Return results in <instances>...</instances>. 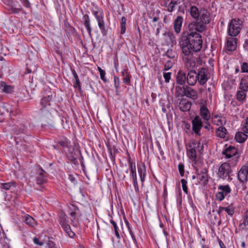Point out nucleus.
I'll use <instances>...</instances> for the list:
<instances>
[{
    "mask_svg": "<svg viewBox=\"0 0 248 248\" xmlns=\"http://www.w3.org/2000/svg\"><path fill=\"white\" fill-rule=\"evenodd\" d=\"M71 71L74 78V81L79 80L78 75L76 73L75 70L74 69H71Z\"/></svg>",
    "mask_w": 248,
    "mask_h": 248,
    "instance_id": "nucleus-64",
    "label": "nucleus"
},
{
    "mask_svg": "<svg viewBox=\"0 0 248 248\" xmlns=\"http://www.w3.org/2000/svg\"><path fill=\"white\" fill-rule=\"evenodd\" d=\"M114 86L116 89H118L120 86V80L118 77L115 76L114 78Z\"/></svg>",
    "mask_w": 248,
    "mask_h": 248,
    "instance_id": "nucleus-57",
    "label": "nucleus"
},
{
    "mask_svg": "<svg viewBox=\"0 0 248 248\" xmlns=\"http://www.w3.org/2000/svg\"><path fill=\"white\" fill-rule=\"evenodd\" d=\"M97 69L99 72L101 79L104 82H106L107 81V79L105 77L106 72L104 70H103L102 68H101L100 67H98Z\"/></svg>",
    "mask_w": 248,
    "mask_h": 248,
    "instance_id": "nucleus-46",
    "label": "nucleus"
},
{
    "mask_svg": "<svg viewBox=\"0 0 248 248\" xmlns=\"http://www.w3.org/2000/svg\"><path fill=\"white\" fill-rule=\"evenodd\" d=\"M65 32L68 38L71 42H73V39L80 40L79 35L75 28L72 27L67 21H64Z\"/></svg>",
    "mask_w": 248,
    "mask_h": 248,
    "instance_id": "nucleus-8",
    "label": "nucleus"
},
{
    "mask_svg": "<svg viewBox=\"0 0 248 248\" xmlns=\"http://www.w3.org/2000/svg\"><path fill=\"white\" fill-rule=\"evenodd\" d=\"M246 91H244L242 90L238 91L236 94V98L238 101L244 100L246 96V93H245Z\"/></svg>",
    "mask_w": 248,
    "mask_h": 248,
    "instance_id": "nucleus-40",
    "label": "nucleus"
},
{
    "mask_svg": "<svg viewBox=\"0 0 248 248\" xmlns=\"http://www.w3.org/2000/svg\"><path fill=\"white\" fill-rule=\"evenodd\" d=\"M110 222L112 225V226L113 227L116 236L117 237V238L118 239H120V234H119V232H118L119 229H118V227L117 226V225L116 223L112 219H110Z\"/></svg>",
    "mask_w": 248,
    "mask_h": 248,
    "instance_id": "nucleus-39",
    "label": "nucleus"
},
{
    "mask_svg": "<svg viewBox=\"0 0 248 248\" xmlns=\"http://www.w3.org/2000/svg\"><path fill=\"white\" fill-rule=\"evenodd\" d=\"M248 225V209L245 213L243 222L240 224V226L244 229L246 226Z\"/></svg>",
    "mask_w": 248,
    "mask_h": 248,
    "instance_id": "nucleus-42",
    "label": "nucleus"
},
{
    "mask_svg": "<svg viewBox=\"0 0 248 248\" xmlns=\"http://www.w3.org/2000/svg\"><path fill=\"white\" fill-rule=\"evenodd\" d=\"M183 93H180V96H185L193 100L196 99L198 97L197 91L187 85L184 86Z\"/></svg>",
    "mask_w": 248,
    "mask_h": 248,
    "instance_id": "nucleus-15",
    "label": "nucleus"
},
{
    "mask_svg": "<svg viewBox=\"0 0 248 248\" xmlns=\"http://www.w3.org/2000/svg\"><path fill=\"white\" fill-rule=\"evenodd\" d=\"M181 182L182 183V188H183V190L184 192L185 193H186V194H187V193H188V188H187V186H186L187 181L185 179H182L181 180Z\"/></svg>",
    "mask_w": 248,
    "mask_h": 248,
    "instance_id": "nucleus-48",
    "label": "nucleus"
},
{
    "mask_svg": "<svg viewBox=\"0 0 248 248\" xmlns=\"http://www.w3.org/2000/svg\"><path fill=\"white\" fill-rule=\"evenodd\" d=\"M197 76V79H198V81L201 85L204 84L208 79L207 70L205 68L201 69Z\"/></svg>",
    "mask_w": 248,
    "mask_h": 248,
    "instance_id": "nucleus-17",
    "label": "nucleus"
},
{
    "mask_svg": "<svg viewBox=\"0 0 248 248\" xmlns=\"http://www.w3.org/2000/svg\"><path fill=\"white\" fill-rule=\"evenodd\" d=\"M189 148H192L198 152L199 153L202 154L203 150V145L201 144L200 141H196L195 140H192L190 141L189 144Z\"/></svg>",
    "mask_w": 248,
    "mask_h": 248,
    "instance_id": "nucleus-21",
    "label": "nucleus"
},
{
    "mask_svg": "<svg viewBox=\"0 0 248 248\" xmlns=\"http://www.w3.org/2000/svg\"><path fill=\"white\" fill-rule=\"evenodd\" d=\"M239 88L244 91H248V77H244L241 79Z\"/></svg>",
    "mask_w": 248,
    "mask_h": 248,
    "instance_id": "nucleus-33",
    "label": "nucleus"
},
{
    "mask_svg": "<svg viewBox=\"0 0 248 248\" xmlns=\"http://www.w3.org/2000/svg\"><path fill=\"white\" fill-rule=\"evenodd\" d=\"M222 154L225 155L226 158H230L232 157V160L231 161L232 167L236 165L239 156L238 155L237 149L232 146H229L226 148L223 152Z\"/></svg>",
    "mask_w": 248,
    "mask_h": 248,
    "instance_id": "nucleus-6",
    "label": "nucleus"
},
{
    "mask_svg": "<svg viewBox=\"0 0 248 248\" xmlns=\"http://www.w3.org/2000/svg\"><path fill=\"white\" fill-rule=\"evenodd\" d=\"M25 222L27 225L31 227H35L37 225L36 221L29 215L25 216Z\"/></svg>",
    "mask_w": 248,
    "mask_h": 248,
    "instance_id": "nucleus-28",
    "label": "nucleus"
},
{
    "mask_svg": "<svg viewBox=\"0 0 248 248\" xmlns=\"http://www.w3.org/2000/svg\"><path fill=\"white\" fill-rule=\"evenodd\" d=\"M192 130L196 135L200 136L201 135V129L202 126V123L199 116H196L192 121Z\"/></svg>",
    "mask_w": 248,
    "mask_h": 248,
    "instance_id": "nucleus-14",
    "label": "nucleus"
},
{
    "mask_svg": "<svg viewBox=\"0 0 248 248\" xmlns=\"http://www.w3.org/2000/svg\"><path fill=\"white\" fill-rule=\"evenodd\" d=\"M129 167L130 170L131 176L132 178L133 184L135 187L136 192H138L139 191L137 177L136 173V169L135 163H134L131 159L130 157L128 160Z\"/></svg>",
    "mask_w": 248,
    "mask_h": 248,
    "instance_id": "nucleus-10",
    "label": "nucleus"
},
{
    "mask_svg": "<svg viewBox=\"0 0 248 248\" xmlns=\"http://www.w3.org/2000/svg\"><path fill=\"white\" fill-rule=\"evenodd\" d=\"M122 76L123 77V81L124 83L129 84L130 83V78L129 74L125 71L122 72Z\"/></svg>",
    "mask_w": 248,
    "mask_h": 248,
    "instance_id": "nucleus-44",
    "label": "nucleus"
},
{
    "mask_svg": "<svg viewBox=\"0 0 248 248\" xmlns=\"http://www.w3.org/2000/svg\"><path fill=\"white\" fill-rule=\"evenodd\" d=\"M183 89H184V86L181 87L179 86H176L175 88L176 90V93H177L178 96H180L181 93H183Z\"/></svg>",
    "mask_w": 248,
    "mask_h": 248,
    "instance_id": "nucleus-55",
    "label": "nucleus"
},
{
    "mask_svg": "<svg viewBox=\"0 0 248 248\" xmlns=\"http://www.w3.org/2000/svg\"><path fill=\"white\" fill-rule=\"evenodd\" d=\"M126 19L125 18V17H124V16H123L121 18V23H120V24H121V34H124L125 32V30H126Z\"/></svg>",
    "mask_w": 248,
    "mask_h": 248,
    "instance_id": "nucleus-41",
    "label": "nucleus"
},
{
    "mask_svg": "<svg viewBox=\"0 0 248 248\" xmlns=\"http://www.w3.org/2000/svg\"><path fill=\"white\" fill-rule=\"evenodd\" d=\"M59 223L63 229L64 231L68 234V235L73 238L75 234L73 231L71 230V227L68 224V220L66 215L64 213H61L59 215Z\"/></svg>",
    "mask_w": 248,
    "mask_h": 248,
    "instance_id": "nucleus-7",
    "label": "nucleus"
},
{
    "mask_svg": "<svg viewBox=\"0 0 248 248\" xmlns=\"http://www.w3.org/2000/svg\"><path fill=\"white\" fill-rule=\"evenodd\" d=\"M248 177V161L242 166L237 173V178L242 183H246Z\"/></svg>",
    "mask_w": 248,
    "mask_h": 248,
    "instance_id": "nucleus-11",
    "label": "nucleus"
},
{
    "mask_svg": "<svg viewBox=\"0 0 248 248\" xmlns=\"http://www.w3.org/2000/svg\"><path fill=\"white\" fill-rule=\"evenodd\" d=\"M125 223L126 226L128 230V231L131 236V237H132L133 240L134 242H136V237H135V235L134 234V233L130 227V224H129L128 221L126 219H125Z\"/></svg>",
    "mask_w": 248,
    "mask_h": 248,
    "instance_id": "nucleus-47",
    "label": "nucleus"
},
{
    "mask_svg": "<svg viewBox=\"0 0 248 248\" xmlns=\"http://www.w3.org/2000/svg\"><path fill=\"white\" fill-rule=\"evenodd\" d=\"M197 171V178L199 180V183L202 184H206L208 181V170L206 168H203L199 172L198 170Z\"/></svg>",
    "mask_w": 248,
    "mask_h": 248,
    "instance_id": "nucleus-16",
    "label": "nucleus"
},
{
    "mask_svg": "<svg viewBox=\"0 0 248 248\" xmlns=\"http://www.w3.org/2000/svg\"><path fill=\"white\" fill-rule=\"evenodd\" d=\"M36 180L37 184L40 185V186L47 181L46 175L45 174V171L42 168L40 169L38 171Z\"/></svg>",
    "mask_w": 248,
    "mask_h": 248,
    "instance_id": "nucleus-19",
    "label": "nucleus"
},
{
    "mask_svg": "<svg viewBox=\"0 0 248 248\" xmlns=\"http://www.w3.org/2000/svg\"><path fill=\"white\" fill-rule=\"evenodd\" d=\"M242 130L245 133H248V117H247L244 123Z\"/></svg>",
    "mask_w": 248,
    "mask_h": 248,
    "instance_id": "nucleus-51",
    "label": "nucleus"
},
{
    "mask_svg": "<svg viewBox=\"0 0 248 248\" xmlns=\"http://www.w3.org/2000/svg\"><path fill=\"white\" fill-rule=\"evenodd\" d=\"M138 171L140 175V179L142 183L145 181V178L146 175V167L144 164L138 165Z\"/></svg>",
    "mask_w": 248,
    "mask_h": 248,
    "instance_id": "nucleus-22",
    "label": "nucleus"
},
{
    "mask_svg": "<svg viewBox=\"0 0 248 248\" xmlns=\"http://www.w3.org/2000/svg\"><path fill=\"white\" fill-rule=\"evenodd\" d=\"M241 26V22L239 19H232L229 24L228 28V34L232 37L237 36L240 32Z\"/></svg>",
    "mask_w": 248,
    "mask_h": 248,
    "instance_id": "nucleus-5",
    "label": "nucleus"
},
{
    "mask_svg": "<svg viewBox=\"0 0 248 248\" xmlns=\"http://www.w3.org/2000/svg\"><path fill=\"white\" fill-rule=\"evenodd\" d=\"M247 133L244 132H238L236 133L235 136V139L236 141L239 143H243L248 138Z\"/></svg>",
    "mask_w": 248,
    "mask_h": 248,
    "instance_id": "nucleus-27",
    "label": "nucleus"
},
{
    "mask_svg": "<svg viewBox=\"0 0 248 248\" xmlns=\"http://www.w3.org/2000/svg\"><path fill=\"white\" fill-rule=\"evenodd\" d=\"M215 118H218L217 120V125H223L226 123L225 121H224L223 122L222 120L218 115H215Z\"/></svg>",
    "mask_w": 248,
    "mask_h": 248,
    "instance_id": "nucleus-62",
    "label": "nucleus"
},
{
    "mask_svg": "<svg viewBox=\"0 0 248 248\" xmlns=\"http://www.w3.org/2000/svg\"><path fill=\"white\" fill-rule=\"evenodd\" d=\"M1 53L4 55H8L10 53V50L8 49V47H1Z\"/></svg>",
    "mask_w": 248,
    "mask_h": 248,
    "instance_id": "nucleus-58",
    "label": "nucleus"
},
{
    "mask_svg": "<svg viewBox=\"0 0 248 248\" xmlns=\"http://www.w3.org/2000/svg\"><path fill=\"white\" fill-rule=\"evenodd\" d=\"M69 209L71 211L70 216L72 217V219H75L77 215L79 214L80 211L78 208L73 204L69 206ZM72 224L73 226H76L73 220H72Z\"/></svg>",
    "mask_w": 248,
    "mask_h": 248,
    "instance_id": "nucleus-24",
    "label": "nucleus"
},
{
    "mask_svg": "<svg viewBox=\"0 0 248 248\" xmlns=\"http://www.w3.org/2000/svg\"><path fill=\"white\" fill-rule=\"evenodd\" d=\"M236 47H224L223 49V52H226L230 54V52L235 50Z\"/></svg>",
    "mask_w": 248,
    "mask_h": 248,
    "instance_id": "nucleus-56",
    "label": "nucleus"
},
{
    "mask_svg": "<svg viewBox=\"0 0 248 248\" xmlns=\"http://www.w3.org/2000/svg\"><path fill=\"white\" fill-rule=\"evenodd\" d=\"M172 66V64L170 61H168L166 62L164 66V70H169Z\"/></svg>",
    "mask_w": 248,
    "mask_h": 248,
    "instance_id": "nucleus-60",
    "label": "nucleus"
},
{
    "mask_svg": "<svg viewBox=\"0 0 248 248\" xmlns=\"http://www.w3.org/2000/svg\"><path fill=\"white\" fill-rule=\"evenodd\" d=\"M183 22V18L181 16H177L176 18L174 20L173 28L176 33L178 34L180 32Z\"/></svg>",
    "mask_w": 248,
    "mask_h": 248,
    "instance_id": "nucleus-20",
    "label": "nucleus"
},
{
    "mask_svg": "<svg viewBox=\"0 0 248 248\" xmlns=\"http://www.w3.org/2000/svg\"><path fill=\"white\" fill-rule=\"evenodd\" d=\"M191 104L188 101H181L179 104V108L181 111L185 112L189 110L191 108Z\"/></svg>",
    "mask_w": 248,
    "mask_h": 248,
    "instance_id": "nucleus-31",
    "label": "nucleus"
},
{
    "mask_svg": "<svg viewBox=\"0 0 248 248\" xmlns=\"http://www.w3.org/2000/svg\"><path fill=\"white\" fill-rule=\"evenodd\" d=\"M224 210L231 216H232L234 212V207L232 204H230L228 207H224Z\"/></svg>",
    "mask_w": 248,
    "mask_h": 248,
    "instance_id": "nucleus-43",
    "label": "nucleus"
},
{
    "mask_svg": "<svg viewBox=\"0 0 248 248\" xmlns=\"http://www.w3.org/2000/svg\"><path fill=\"white\" fill-rule=\"evenodd\" d=\"M98 25L99 29L100 30L101 33L103 36L107 35V30L106 29L105 26V21L104 18L101 21H98Z\"/></svg>",
    "mask_w": 248,
    "mask_h": 248,
    "instance_id": "nucleus-36",
    "label": "nucleus"
},
{
    "mask_svg": "<svg viewBox=\"0 0 248 248\" xmlns=\"http://www.w3.org/2000/svg\"><path fill=\"white\" fill-rule=\"evenodd\" d=\"M163 77L165 79V81L167 83H168L170 79V78H171V73L170 72L164 73Z\"/></svg>",
    "mask_w": 248,
    "mask_h": 248,
    "instance_id": "nucleus-54",
    "label": "nucleus"
},
{
    "mask_svg": "<svg viewBox=\"0 0 248 248\" xmlns=\"http://www.w3.org/2000/svg\"><path fill=\"white\" fill-rule=\"evenodd\" d=\"M33 241L34 243V244L38 245L39 246H43L44 245V243L42 241H40L39 239L36 237L33 238Z\"/></svg>",
    "mask_w": 248,
    "mask_h": 248,
    "instance_id": "nucleus-63",
    "label": "nucleus"
},
{
    "mask_svg": "<svg viewBox=\"0 0 248 248\" xmlns=\"http://www.w3.org/2000/svg\"><path fill=\"white\" fill-rule=\"evenodd\" d=\"M202 47H181L182 58L188 68H193L196 65L195 60L200 58L199 53Z\"/></svg>",
    "mask_w": 248,
    "mask_h": 248,
    "instance_id": "nucleus-2",
    "label": "nucleus"
},
{
    "mask_svg": "<svg viewBox=\"0 0 248 248\" xmlns=\"http://www.w3.org/2000/svg\"><path fill=\"white\" fill-rule=\"evenodd\" d=\"M166 54L169 58H174L176 55V52L174 49L170 48L168 49Z\"/></svg>",
    "mask_w": 248,
    "mask_h": 248,
    "instance_id": "nucleus-45",
    "label": "nucleus"
},
{
    "mask_svg": "<svg viewBox=\"0 0 248 248\" xmlns=\"http://www.w3.org/2000/svg\"><path fill=\"white\" fill-rule=\"evenodd\" d=\"M186 74L181 70H179L177 73L176 76V82L179 85H184L186 80Z\"/></svg>",
    "mask_w": 248,
    "mask_h": 248,
    "instance_id": "nucleus-23",
    "label": "nucleus"
},
{
    "mask_svg": "<svg viewBox=\"0 0 248 248\" xmlns=\"http://www.w3.org/2000/svg\"><path fill=\"white\" fill-rule=\"evenodd\" d=\"M208 23H204L201 21L196 20L189 23L188 25V29L190 31L202 32L206 29V25Z\"/></svg>",
    "mask_w": 248,
    "mask_h": 248,
    "instance_id": "nucleus-9",
    "label": "nucleus"
},
{
    "mask_svg": "<svg viewBox=\"0 0 248 248\" xmlns=\"http://www.w3.org/2000/svg\"><path fill=\"white\" fill-rule=\"evenodd\" d=\"M207 101L202 100L199 103L200 105V115L204 121H208L210 118V113L207 106Z\"/></svg>",
    "mask_w": 248,
    "mask_h": 248,
    "instance_id": "nucleus-12",
    "label": "nucleus"
},
{
    "mask_svg": "<svg viewBox=\"0 0 248 248\" xmlns=\"http://www.w3.org/2000/svg\"><path fill=\"white\" fill-rule=\"evenodd\" d=\"M180 46H202L201 35L196 32L183 31L180 40Z\"/></svg>",
    "mask_w": 248,
    "mask_h": 248,
    "instance_id": "nucleus-1",
    "label": "nucleus"
},
{
    "mask_svg": "<svg viewBox=\"0 0 248 248\" xmlns=\"http://www.w3.org/2000/svg\"><path fill=\"white\" fill-rule=\"evenodd\" d=\"M178 167L180 175L183 176L185 172L184 165L182 163H180L179 164Z\"/></svg>",
    "mask_w": 248,
    "mask_h": 248,
    "instance_id": "nucleus-50",
    "label": "nucleus"
},
{
    "mask_svg": "<svg viewBox=\"0 0 248 248\" xmlns=\"http://www.w3.org/2000/svg\"><path fill=\"white\" fill-rule=\"evenodd\" d=\"M227 134V129L225 127L220 126L216 130V135L217 137L224 139Z\"/></svg>",
    "mask_w": 248,
    "mask_h": 248,
    "instance_id": "nucleus-32",
    "label": "nucleus"
},
{
    "mask_svg": "<svg viewBox=\"0 0 248 248\" xmlns=\"http://www.w3.org/2000/svg\"><path fill=\"white\" fill-rule=\"evenodd\" d=\"M12 184L10 183L1 184V188L6 190H9Z\"/></svg>",
    "mask_w": 248,
    "mask_h": 248,
    "instance_id": "nucleus-53",
    "label": "nucleus"
},
{
    "mask_svg": "<svg viewBox=\"0 0 248 248\" xmlns=\"http://www.w3.org/2000/svg\"><path fill=\"white\" fill-rule=\"evenodd\" d=\"M225 196L224 193L221 191H218L216 194V199L219 201H222Z\"/></svg>",
    "mask_w": 248,
    "mask_h": 248,
    "instance_id": "nucleus-49",
    "label": "nucleus"
},
{
    "mask_svg": "<svg viewBox=\"0 0 248 248\" xmlns=\"http://www.w3.org/2000/svg\"><path fill=\"white\" fill-rule=\"evenodd\" d=\"M190 14L196 20L201 21L204 23H209L210 21V13L206 9H201L199 11L196 6H191L190 8Z\"/></svg>",
    "mask_w": 248,
    "mask_h": 248,
    "instance_id": "nucleus-3",
    "label": "nucleus"
},
{
    "mask_svg": "<svg viewBox=\"0 0 248 248\" xmlns=\"http://www.w3.org/2000/svg\"><path fill=\"white\" fill-rule=\"evenodd\" d=\"M45 248H57L55 244L52 241L48 240L46 244Z\"/></svg>",
    "mask_w": 248,
    "mask_h": 248,
    "instance_id": "nucleus-52",
    "label": "nucleus"
},
{
    "mask_svg": "<svg viewBox=\"0 0 248 248\" xmlns=\"http://www.w3.org/2000/svg\"><path fill=\"white\" fill-rule=\"evenodd\" d=\"M92 13L95 16L97 22L104 18L103 11L100 9H98L97 10H93Z\"/></svg>",
    "mask_w": 248,
    "mask_h": 248,
    "instance_id": "nucleus-30",
    "label": "nucleus"
},
{
    "mask_svg": "<svg viewBox=\"0 0 248 248\" xmlns=\"http://www.w3.org/2000/svg\"><path fill=\"white\" fill-rule=\"evenodd\" d=\"M187 155L192 161H196L197 159V152L192 148H189V145L186 146Z\"/></svg>",
    "mask_w": 248,
    "mask_h": 248,
    "instance_id": "nucleus-26",
    "label": "nucleus"
},
{
    "mask_svg": "<svg viewBox=\"0 0 248 248\" xmlns=\"http://www.w3.org/2000/svg\"><path fill=\"white\" fill-rule=\"evenodd\" d=\"M218 189L221 190V192H223L225 196L231 192V189L228 185H219L218 186Z\"/></svg>",
    "mask_w": 248,
    "mask_h": 248,
    "instance_id": "nucleus-37",
    "label": "nucleus"
},
{
    "mask_svg": "<svg viewBox=\"0 0 248 248\" xmlns=\"http://www.w3.org/2000/svg\"><path fill=\"white\" fill-rule=\"evenodd\" d=\"M162 40L163 42L162 45L163 46H173L176 43L175 37L171 32L164 33Z\"/></svg>",
    "mask_w": 248,
    "mask_h": 248,
    "instance_id": "nucleus-13",
    "label": "nucleus"
},
{
    "mask_svg": "<svg viewBox=\"0 0 248 248\" xmlns=\"http://www.w3.org/2000/svg\"><path fill=\"white\" fill-rule=\"evenodd\" d=\"M237 39L232 36L228 37L226 41V46H236L237 45Z\"/></svg>",
    "mask_w": 248,
    "mask_h": 248,
    "instance_id": "nucleus-35",
    "label": "nucleus"
},
{
    "mask_svg": "<svg viewBox=\"0 0 248 248\" xmlns=\"http://www.w3.org/2000/svg\"><path fill=\"white\" fill-rule=\"evenodd\" d=\"M176 5V3L170 2L169 4L168 11L172 12L174 10V8Z\"/></svg>",
    "mask_w": 248,
    "mask_h": 248,
    "instance_id": "nucleus-61",
    "label": "nucleus"
},
{
    "mask_svg": "<svg viewBox=\"0 0 248 248\" xmlns=\"http://www.w3.org/2000/svg\"><path fill=\"white\" fill-rule=\"evenodd\" d=\"M242 72H248V63L244 62L241 66Z\"/></svg>",
    "mask_w": 248,
    "mask_h": 248,
    "instance_id": "nucleus-59",
    "label": "nucleus"
},
{
    "mask_svg": "<svg viewBox=\"0 0 248 248\" xmlns=\"http://www.w3.org/2000/svg\"><path fill=\"white\" fill-rule=\"evenodd\" d=\"M197 80V76L195 70H190L186 77V81L188 84L191 86L194 85Z\"/></svg>",
    "mask_w": 248,
    "mask_h": 248,
    "instance_id": "nucleus-18",
    "label": "nucleus"
},
{
    "mask_svg": "<svg viewBox=\"0 0 248 248\" xmlns=\"http://www.w3.org/2000/svg\"><path fill=\"white\" fill-rule=\"evenodd\" d=\"M52 95L51 93L50 92L49 93L47 94L46 96L44 97L41 99V106L44 108H46L47 106H50V102L52 100Z\"/></svg>",
    "mask_w": 248,
    "mask_h": 248,
    "instance_id": "nucleus-29",
    "label": "nucleus"
},
{
    "mask_svg": "<svg viewBox=\"0 0 248 248\" xmlns=\"http://www.w3.org/2000/svg\"><path fill=\"white\" fill-rule=\"evenodd\" d=\"M83 19L84 20V25L87 30L89 34H91L92 32V28L90 25V19L88 15L86 14L83 16Z\"/></svg>",
    "mask_w": 248,
    "mask_h": 248,
    "instance_id": "nucleus-34",
    "label": "nucleus"
},
{
    "mask_svg": "<svg viewBox=\"0 0 248 248\" xmlns=\"http://www.w3.org/2000/svg\"><path fill=\"white\" fill-rule=\"evenodd\" d=\"M81 157V154L79 152L76 153L75 152H71L68 155L69 159L75 165H78V158Z\"/></svg>",
    "mask_w": 248,
    "mask_h": 248,
    "instance_id": "nucleus-25",
    "label": "nucleus"
},
{
    "mask_svg": "<svg viewBox=\"0 0 248 248\" xmlns=\"http://www.w3.org/2000/svg\"><path fill=\"white\" fill-rule=\"evenodd\" d=\"M232 167V163L224 162L222 163L219 167L217 172V177L223 180L231 181L232 180L231 177L233 175Z\"/></svg>",
    "mask_w": 248,
    "mask_h": 248,
    "instance_id": "nucleus-4",
    "label": "nucleus"
},
{
    "mask_svg": "<svg viewBox=\"0 0 248 248\" xmlns=\"http://www.w3.org/2000/svg\"><path fill=\"white\" fill-rule=\"evenodd\" d=\"M1 90L6 93H10L13 90V88L11 86L6 85L4 82H2L0 84Z\"/></svg>",
    "mask_w": 248,
    "mask_h": 248,
    "instance_id": "nucleus-38",
    "label": "nucleus"
}]
</instances>
